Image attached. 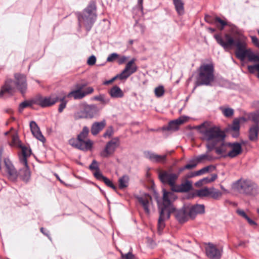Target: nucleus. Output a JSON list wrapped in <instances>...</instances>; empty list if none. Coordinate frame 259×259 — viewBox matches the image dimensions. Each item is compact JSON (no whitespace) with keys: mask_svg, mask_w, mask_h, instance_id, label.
Listing matches in <instances>:
<instances>
[{"mask_svg":"<svg viewBox=\"0 0 259 259\" xmlns=\"http://www.w3.org/2000/svg\"><path fill=\"white\" fill-rule=\"evenodd\" d=\"M202 135V139L206 142V147L207 152H210L215 148L218 144L225 140L226 134L219 126H209L208 122L205 121L199 125L195 126Z\"/></svg>","mask_w":259,"mask_h":259,"instance_id":"nucleus-1","label":"nucleus"},{"mask_svg":"<svg viewBox=\"0 0 259 259\" xmlns=\"http://www.w3.org/2000/svg\"><path fill=\"white\" fill-rule=\"evenodd\" d=\"M96 10L95 3L91 2L81 12L76 13L79 31L82 26L87 32L91 30L97 19Z\"/></svg>","mask_w":259,"mask_h":259,"instance_id":"nucleus-2","label":"nucleus"},{"mask_svg":"<svg viewBox=\"0 0 259 259\" xmlns=\"http://www.w3.org/2000/svg\"><path fill=\"white\" fill-rule=\"evenodd\" d=\"M162 202H160L157 200L158 209L159 212V217L158 220L157 229L158 232L160 234L165 228V224L163 223V218L165 217V211L171 207L174 206L173 202L177 199V196L172 191H167L163 189Z\"/></svg>","mask_w":259,"mask_h":259,"instance_id":"nucleus-3","label":"nucleus"},{"mask_svg":"<svg viewBox=\"0 0 259 259\" xmlns=\"http://www.w3.org/2000/svg\"><path fill=\"white\" fill-rule=\"evenodd\" d=\"M171 214H174L175 219L181 224L187 222L189 218L194 219V205L190 203H185L180 209H177L172 206L165 211V217L163 218V223L165 220L168 219Z\"/></svg>","mask_w":259,"mask_h":259,"instance_id":"nucleus-4","label":"nucleus"},{"mask_svg":"<svg viewBox=\"0 0 259 259\" xmlns=\"http://www.w3.org/2000/svg\"><path fill=\"white\" fill-rule=\"evenodd\" d=\"M214 37L217 43L226 51L231 50L233 47H235V54L236 57L240 48L244 51L247 49V43L245 39L243 37L234 39L229 34H225L223 36L221 34H217L214 35Z\"/></svg>","mask_w":259,"mask_h":259,"instance_id":"nucleus-5","label":"nucleus"},{"mask_svg":"<svg viewBox=\"0 0 259 259\" xmlns=\"http://www.w3.org/2000/svg\"><path fill=\"white\" fill-rule=\"evenodd\" d=\"M214 68L212 62L203 63L198 69L195 85L210 86L214 80Z\"/></svg>","mask_w":259,"mask_h":259,"instance_id":"nucleus-6","label":"nucleus"},{"mask_svg":"<svg viewBox=\"0 0 259 259\" xmlns=\"http://www.w3.org/2000/svg\"><path fill=\"white\" fill-rule=\"evenodd\" d=\"M233 189L239 194L250 197H254L259 194L258 185L249 179H240L233 184Z\"/></svg>","mask_w":259,"mask_h":259,"instance_id":"nucleus-7","label":"nucleus"},{"mask_svg":"<svg viewBox=\"0 0 259 259\" xmlns=\"http://www.w3.org/2000/svg\"><path fill=\"white\" fill-rule=\"evenodd\" d=\"M19 147L21 149L22 153L19 155L20 162L24 165L25 167L21 168L18 172V177L25 182L28 183L31 178V171L27 162V158L32 154V150L30 147L20 144Z\"/></svg>","mask_w":259,"mask_h":259,"instance_id":"nucleus-8","label":"nucleus"},{"mask_svg":"<svg viewBox=\"0 0 259 259\" xmlns=\"http://www.w3.org/2000/svg\"><path fill=\"white\" fill-rule=\"evenodd\" d=\"M237 55V58L241 61H243L246 58L249 62H258L252 65H248L247 69L249 73L255 74L256 77L259 79V56L254 54L252 50L247 48L246 50H242L241 48Z\"/></svg>","mask_w":259,"mask_h":259,"instance_id":"nucleus-9","label":"nucleus"},{"mask_svg":"<svg viewBox=\"0 0 259 259\" xmlns=\"http://www.w3.org/2000/svg\"><path fill=\"white\" fill-rule=\"evenodd\" d=\"M89 132L88 127L84 126L82 131L77 135V138L69 140V143L72 147L82 151H87L92 148L93 142L90 140L85 141L84 139L88 136Z\"/></svg>","mask_w":259,"mask_h":259,"instance_id":"nucleus-10","label":"nucleus"},{"mask_svg":"<svg viewBox=\"0 0 259 259\" xmlns=\"http://www.w3.org/2000/svg\"><path fill=\"white\" fill-rule=\"evenodd\" d=\"M223 193L218 189L213 187H203L200 189L195 190V196L200 198L209 197L214 200L219 199Z\"/></svg>","mask_w":259,"mask_h":259,"instance_id":"nucleus-11","label":"nucleus"},{"mask_svg":"<svg viewBox=\"0 0 259 259\" xmlns=\"http://www.w3.org/2000/svg\"><path fill=\"white\" fill-rule=\"evenodd\" d=\"M83 109L77 113L79 118H93L98 115L99 109L95 104L89 105L87 103L83 104Z\"/></svg>","mask_w":259,"mask_h":259,"instance_id":"nucleus-12","label":"nucleus"},{"mask_svg":"<svg viewBox=\"0 0 259 259\" xmlns=\"http://www.w3.org/2000/svg\"><path fill=\"white\" fill-rule=\"evenodd\" d=\"M179 177V174L169 173L166 170L160 171L158 172V179L163 184H168L173 189L176 182Z\"/></svg>","mask_w":259,"mask_h":259,"instance_id":"nucleus-13","label":"nucleus"},{"mask_svg":"<svg viewBox=\"0 0 259 259\" xmlns=\"http://www.w3.org/2000/svg\"><path fill=\"white\" fill-rule=\"evenodd\" d=\"M189 117L185 115L181 116L178 118L170 121L167 125L163 126L161 130L164 132L165 131L175 132L179 129V126L187 121Z\"/></svg>","mask_w":259,"mask_h":259,"instance_id":"nucleus-14","label":"nucleus"},{"mask_svg":"<svg viewBox=\"0 0 259 259\" xmlns=\"http://www.w3.org/2000/svg\"><path fill=\"white\" fill-rule=\"evenodd\" d=\"M119 139L118 137H115L108 142L104 149L101 152L100 155L103 157L106 158L113 154L119 146Z\"/></svg>","mask_w":259,"mask_h":259,"instance_id":"nucleus-15","label":"nucleus"},{"mask_svg":"<svg viewBox=\"0 0 259 259\" xmlns=\"http://www.w3.org/2000/svg\"><path fill=\"white\" fill-rule=\"evenodd\" d=\"M4 161L8 179L13 182H16L18 177V172L9 158H5Z\"/></svg>","mask_w":259,"mask_h":259,"instance_id":"nucleus-16","label":"nucleus"},{"mask_svg":"<svg viewBox=\"0 0 259 259\" xmlns=\"http://www.w3.org/2000/svg\"><path fill=\"white\" fill-rule=\"evenodd\" d=\"M14 77L16 79L15 84L17 89L24 96L27 89L26 76L21 73H16Z\"/></svg>","mask_w":259,"mask_h":259,"instance_id":"nucleus-17","label":"nucleus"},{"mask_svg":"<svg viewBox=\"0 0 259 259\" xmlns=\"http://www.w3.org/2000/svg\"><path fill=\"white\" fill-rule=\"evenodd\" d=\"M206 254L210 259H220L222 256V250L211 243H208L205 247Z\"/></svg>","mask_w":259,"mask_h":259,"instance_id":"nucleus-18","label":"nucleus"},{"mask_svg":"<svg viewBox=\"0 0 259 259\" xmlns=\"http://www.w3.org/2000/svg\"><path fill=\"white\" fill-rule=\"evenodd\" d=\"M136 198L143 207L145 212L149 214L150 213L149 203L152 200L151 196L148 193H145L143 196H137Z\"/></svg>","mask_w":259,"mask_h":259,"instance_id":"nucleus-19","label":"nucleus"},{"mask_svg":"<svg viewBox=\"0 0 259 259\" xmlns=\"http://www.w3.org/2000/svg\"><path fill=\"white\" fill-rule=\"evenodd\" d=\"M229 146L231 150L228 153L224 155V157L228 156L234 158L242 153V149L241 144L238 142L228 143Z\"/></svg>","mask_w":259,"mask_h":259,"instance_id":"nucleus-20","label":"nucleus"},{"mask_svg":"<svg viewBox=\"0 0 259 259\" xmlns=\"http://www.w3.org/2000/svg\"><path fill=\"white\" fill-rule=\"evenodd\" d=\"M29 126L33 136L38 140L42 142V143L45 142L46 139L42 134L36 122L34 121H31L29 123Z\"/></svg>","mask_w":259,"mask_h":259,"instance_id":"nucleus-21","label":"nucleus"},{"mask_svg":"<svg viewBox=\"0 0 259 259\" xmlns=\"http://www.w3.org/2000/svg\"><path fill=\"white\" fill-rule=\"evenodd\" d=\"M193 188L192 182L189 180H186L180 185H176L172 189L175 192H188Z\"/></svg>","mask_w":259,"mask_h":259,"instance_id":"nucleus-22","label":"nucleus"},{"mask_svg":"<svg viewBox=\"0 0 259 259\" xmlns=\"http://www.w3.org/2000/svg\"><path fill=\"white\" fill-rule=\"evenodd\" d=\"M144 154L146 158L152 162H164L166 160V155H159L150 151H146L144 152Z\"/></svg>","mask_w":259,"mask_h":259,"instance_id":"nucleus-23","label":"nucleus"},{"mask_svg":"<svg viewBox=\"0 0 259 259\" xmlns=\"http://www.w3.org/2000/svg\"><path fill=\"white\" fill-rule=\"evenodd\" d=\"M59 101L58 96H51L49 97H44L42 96V99L41 102V107L46 108L52 106L56 103Z\"/></svg>","mask_w":259,"mask_h":259,"instance_id":"nucleus-24","label":"nucleus"},{"mask_svg":"<svg viewBox=\"0 0 259 259\" xmlns=\"http://www.w3.org/2000/svg\"><path fill=\"white\" fill-rule=\"evenodd\" d=\"M106 122L105 119L100 122H95L91 126V132L92 134L94 136L97 135L106 126Z\"/></svg>","mask_w":259,"mask_h":259,"instance_id":"nucleus-25","label":"nucleus"},{"mask_svg":"<svg viewBox=\"0 0 259 259\" xmlns=\"http://www.w3.org/2000/svg\"><path fill=\"white\" fill-rule=\"evenodd\" d=\"M12 82L13 80L12 79H9L5 81L4 84L2 86L0 90V98H2L6 93H8L11 95H13V88L11 85V83Z\"/></svg>","mask_w":259,"mask_h":259,"instance_id":"nucleus-26","label":"nucleus"},{"mask_svg":"<svg viewBox=\"0 0 259 259\" xmlns=\"http://www.w3.org/2000/svg\"><path fill=\"white\" fill-rule=\"evenodd\" d=\"M95 175L96 179L97 180L104 182L107 186L112 188L115 192H117V187L109 179L104 176L102 174H100L97 173Z\"/></svg>","mask_w":259,"mask_h":259,"instance_id":"nucleus-27","label":"nucleus"},{"mask_svg":"<svg viewBox=\"0 0 259 259\" xmlns=\"http://www.w3.org/2000/svg\"><path fill=\"white\" fill-rule=\"evenodd\" d=\"M108 93L112 98H121L124 96L122 90L117 85H114L109 91Z\"/></svg>","mask_w":259,"mask_h":259,"instance_id":"nucleus-28","label":"nucleus"},{"mask_svg":"<svg viewBox=\"0 0 259 259\" xmlns=\"http://www.w3.org/2000/svg\"><path fill=\"white\" fill-rule=\"evenodd\" d=\"M259 132V125L254 124L251 126L249 130L248 138L251 141H256L258 139Z\"/></svg>","mask_w":259,"mask_h":259,"instance_id":"nucleus-29","label":"nucleus"},{"mask_svg":"<svg viewBox=\"0 0 259 259\" xmlns=\"http://www.w3.org/2000/svg\"><path fill=\"white\" fill-rule=\"evenodd\" d=\"M217 178V174H212L210 177H206L200 179L197 182H195V186L201 187L204 184H206L213 182Z\"/></svg>","mask_w":259,"mask_h":259,"instance_id":"nucleus-30","label":"nucleus"},{"mask_svg":"<svg viewBox=\"0 0 259 259\" xmlns=\"http://www.w3.org/2000/svg\"><path fill=\"white\" fill-rule=\"evenodd\" d=\"M229 148H230V146H229L228 143L225 142V140H223L214 149L216 153L220 155L226 153Z\"/></svg>","mask_w":259,"mask_h":259,"instance_id":"nucleus-31","label":"nucleus"},{"mask_svg":"<svg viewBox=\"0 0 259 259\" xmlns=\"http://www.w3.org/2000/svg\"><path fill=\"white\" fill-rule=\"evenodd\" d=\"M210 152L206 151V153L199 155L195 157V163L205 162L206 161H212L215 159L214 157L209 154Z\"/></svg>","mask_w":259,"mask_h":259,"instance_id":"nucleus-32","label":"nucleus"},{"mask_svg":"<svg viewBox=\"0 0 259 259\" xmlns=\"http://www.w3.org/2000/svg\"><path fill=\"white\" fill-rule=\"evenodd\" d=\"M230 129L235 133L232 134L233 137H238L240 130V120L238 118H235L233 120L232 124L230 125Z\"/></svg>","mask_w":259,"mask_h":259,"instance_id":"nucleus-33","label":"nucleus"},{"mask_svg":"<svg viewBox=\"0 0 259 259\" xmlns=\"http://www.w3.org/2000/svg\"><path fill=\"white\" fill-rule=\"evenodd\" d=\"M135 59L131 60L125 65L126 70H128L130 75H131L138 70L137 66L135 64Z\"/></svg>","mask_w":259,"mask_h":259,"instance_id":"nucleus-34","label":"nucleus"},{"mask_svg":"<svg viewBox=\"0 0 259 259\" xmlns=\"http://www.w3.org/2000/svg\"><path fill=\"white\" fill-rule=\"evenodd\" d=\"M174 5L178 14L182 15L184 13V3L182 0H172Z\"/></svg>","mask_w":259,"mask_h":259,"instance_id":"nucleus-35","label":"nucleus"},{"mask_svg":"<svg viewBox=\"0 0 259 259\" xmlns=\"http://www.w3.org/2000/svg\"><path fill=\"white\" fill-rule=\"evenodd\" d=\"M129 180L130 177L127 175H124L120 177L118 180L119 188L122 190L127 187Z\"/></svg>","mask_w":259,"mask_h":259,"instance_id":"nucleus-36","label":"nucleus"},{"mask_svg":"<svg viewBox=\"0 0 259 259\" xmlns=\"http://www.w3.org/2000/svg\"><path fill=\"white\" fill-rule=\"evenodd\" d=\"M73 97L75 100L82 99L84 97L82 91L74 90L70 92L68 95L67 97Z\"/></svg>","mask_w":259,"mask_h":259,"instance_id":"nucleus-37","label":"nucleus"},{"mask_svg":"<svg viewBox=\"0 0 259 259\" xmlns=\"http://www.w3.org/2000/svg\"><path fill=\"white\" fill-rule=\"evenodd\" d=\"M248 119L254 122L255 124H259V111L249 113L246 114Z\"/></svg>","mask_w":259,"mask_h":259,"instance_id":"nucleus-38","label":"nucleus"},{"mask_svg":"<svg viewBox=\"0 0 259 259\" xmlns=\"http://www.w3.org/2000/svg\"><path fill=\"white\" fill-rule=\"evenodd\" d=\"M89 169L91 170H95V171L93 173V175L94 177L96 178L95 174L98 173L100 174H102V173L100 171V169L99 166V163L97 160L94 159L91 164L89 165Z\"/></svg>","mask_w":259,"mask_h":259,"instance_id":"nucleus-39","label":"nucleus"},{"mask_svg":"<svg viewBox=\"0 0 259 259\" xmlns=\"http://www.w3.org/2000/svg\"><path fill=\"white\" fill-rule=\"evenodd\" d=\"M91 100L100 101L103 104H107L110 102V99L106 98L105 94H100L99 96H94L92 98Z\"/></svg>","mask_w":259,"mask_h":259,"instance_id":"nucleus-40","label":"nucleus"},{"mask_svg":"<svg viewBox=\"0 0 259 259\" xmlns=\"http://www.w3.org/2000/svg\"><path fill=\"white\" fill-rule=\"evenodd\" d=\"M32 103L31 102V100H25L24 101L21 103L18 107V111L19 112H22L24 108L27 107L33 108Z\"/></svg>","mask_w":259,"mask_h":259,"instance_id":"nucleus-41","label":"nucleus"},{"mask_svg":"<svg viewBox=\"0 0 259 259\" xmlns=\"http://www.w3.org/2000/svg\"><path fill=\"white\" fill-rule=\"evenodd\" d=\"M194 167V157H192L190 160V163L186 164L184 166L180 167L178 170V174L179 175L181 172L185 169H190Z\"/></svg>","mask_w":259,"mask_h":259,"instance_id":"nucleus-42","label":"nucleus"},{"mask_svg":"<svg viewBox=\"0 0 259 259\" xmlns=\"http://www.w3.org/2000/svg\"><path fill=\"white\" fill-rule=\"evenodd\" d=\"M65 96L60 98L58 96V99H59V101L61 102L58 108V112L59 113H61L64 108H66V105L67 103V101L65 100Z\"/></svg>","mask_w":259,"mask_h":259,"instance_id":"nucleus-43","label":"nucleus"},{"mask_svg":"<svg viewBox=\"0 0 259 259\" xmlns=\"http://www.w3.org/2000/svg\"><path fill=\"white\" fill-rule=\"evenodd\" d=\"M42 95L37 94L33 98L30 99L32 105H37L41 107Z\"/></svg>","mask_w":259,"mask_h":259,"instance_id":"nucleus-44","label":"nucleus"},{"mask_svg":"<svg viewBox=\"0 0 259 259\" xmlns=\"http://www.w3.org/2000/svg\"><path fill=\"white\" fill-rule=\"evenodd\" d=\"M155 95L157 97H162L164 93V87L162 85H159L156 87L154 90Z\"/></svg>","mask_w":259,"mask_h":259,"instance_id":"nucleus-45","label":"nucleus"},{"mask_svg":"<svg viewBox=\"0 0 259 259\" xmlns=\"http://www.w3.org/2000/svg\"><path fill=\"white\" fill-rule=\"evenodd\" d=\"M223 114L227 117H231L234 114V110L230 108H221Z\"/></svg>","mask_w":259,"mask_h":259,"instance_id":"nucleus-46","label":"nucleus"},{"mask_svg":"<svg viewBox=\"0 0 259 259\" xmlns=\"http://www.w3.org/2000/svg\"><path fill=\"white\" fill-rule=\"evenodd\" d=\"M205 212V206L203 204H195V215L202 214Z\"/></svg>","mask_w":259,"mask_h":259,"instance_id":"nucleus-47","label":"nucleus"},{"mask_svg":"<svg viewBox=\"0 0 259 259\" xmlns=\"http://www.w3.org/2000/svg\"><path fill=\"white\" fill-rule=\"evenodd\" d=\"M132 248H131L130 251L125 254H123V253H121V256L122 259H137L135 255L133 254Z\"/></svg>","mask_w":259,"mask_h":259,"instance_id":"nucleus-48","label":"nucleus"},{"mask_svg":"<svg viewBox=\"0 0 259 259\" xmlns=\"http://www.w3.org/2000/svg\"><path fill=\"white\" fill-rule=\"evenodd\" d=\"M211 166H207L199 170L195 171V176H200L208 172Z\"/></svg>","mask_w":259,"mask_h":259,"instance_id":"nucleus-49","label":"nucleus"},{"mask_svg":"<svg viewBox=\"0 0 259 259\" xmlns=\"http://www.w3.org/2000/svg\"><path fill=\"white\" fill-rule=\"evenodd\" d=\"M114 133L113 128L112 126H109L104 133L103 137L105 138H110Z\"/></svg>","mask_w":259,"mask_h":259,"instance_id":"nucleus-50","label":"nucleus"},{"mask_svg":"<svg viewBox=\"0 0 259 259\" xmlns=\"http://www.w3.org/2000/svg\"><path fill=\"white\" fill-rule=\"evenodd\" d=\"M119 75L121 77V80H126L130 75L128 73V70H126L125 67L122 71V72L119 73Z\"/></svg>","mask_w":259,"mask_h":259,"instance_id":"nucleus-51","label":"nucleus"},{"mask_svg":"<svg viewBox=\"0 0 259 259\" xmlns=\"http://www.w3.org/2000/svg\"><path fill=\"white\" fill-rule=\"evenodd\" d=\"M96 62V57L95 55L91 56L87 60V64L89 65L92 66L95 64Z\"/></svg>","mask_w":259,"mask_h":259,"instance_id":"nucleus-52","label":"nucleus"},{"mask_svg":"<svg viewBox=\"0 0 259 259\" xmlns=\"http://www.w3.org/2000/svg\"><path fill=\"white\" fill-rule=\"evenodd\" d=\"M87 82H79L77 83L75 85V88L76 90L82 91V90L87 86Z\"/></svg>","mask_w":259,"mask_h":259,"instance_id":"nucleus-53","label":"nucleus"},{"mask_svg":"<svg viewBox=\"0 0 259 259\" xmlns=\"http://www.w3.org/2000/svg\"><path fill=\"white\" fill-rule=\"evenodd\" d=\"M118 57V55L117 53H113L109 55L107 59V62H113Z\"/></svg>","mask_w":259,"mask_h":259,"instance_id":"nucleus-54","label":"nucleus"},{"mask_svg":"<svg viewBox=\"0 0 259 259\" xmlns=\"http://www.w3.org/2000/svg\"><path fill=\"white\" fill-rule=\"evenodd\" d=\"M94 91V89L92 87H89L85 89L84 91H82L84 97L86 96L92 94Z\"/></svg>","mask_w":259,"mask_h":259,"instance_id":"nucleus-55","label":"nucleus"},{"mask_svg":"<svg viewBox=\"0 0 259 259\" xmlns=\"http://www.w3.org/2000/svg\"><path fill=\"white\" fill-rule=\"evenodd\" d=\"M215 22H218L221 25V26H222V27L221 28V30H222L224 28V27L226 25H227L226 22L222 20L220 18L218 17L215 18Z\"/></svg>","mask_w":259,"mask_h":259,"instance_id":"nucleus-56","label":"nucleus"},{"mask_svg":"<svg viewBox=\"0 0 259 259\" xmlns=\"http://www.w3.org/2000/svg\"><path fill=\"white\" fill-rule=\"evenodd\" d=\"M40 231L44 235L47 236L49 239L50 240H52V238L50 235L49 231L46 230L45 228H44L43 227L40 228Z\"/></svg>","mask_w":259,"mask_h":259,"instance_id":"nucleus-57","label":"nucleus"},{"mask_svg":"<svg viewBox=\"0 0 259 259\" xmlns=\"http://www.w3.org/2000/svg\"><path fill=\"white\" fill-rule=\"evenodd\" d=\"M143 0H138L137 5L136 8L138 9L142 13L143 12Z\"/></svg>","mask_w":259,"mask_h":259,"instance_id":"nucleus-58","label":"nucleus"},{"mask_svg":"<svg viewBox=\"0 0 259 259\" xmlns=\"http://www.w3.org/2000/svg\"><path fill=\"white\" fill-rule=\"evenodd\" d=\"M134 27H137L140 29L142 33H144L145 29V26L142 24L138 23L137 21L136 24L134 25Z\"/></svg>","mask_w":259,"mask_h":259,"instance_id":"nucleus-59","label":"nucleus"},{"mask_svg":"<svg viewBox=\"0 0 259 259\" xmlns=\"http://www.w3.org/2000/svg\"><path fill=\"white\" fill-rule=\"evenodd\" d=\"M237 213L244 219L247 216L244 211L241 209H238L237 210Z\"/></svg>","mask_w":259,"mask_h":259,"instance_id":"nucleus-60","label":"nucleus"},{"mask_svg":"<svg viewBox=\"0 0 259 259\" xmlns=\"http://www.w3.org/2000/svg\"><path fill=\"white\" fill-rule=\"evenodd\" d=\"M251 106L254 108H259V101H255L252 103Z\"/></svg>","mask_w":259,"mask_h":259,"instance_id":"nucleus-61","label":"nucleus"},{"mask_svg":"<svg viewBox=\"0 0 259 259\" xmlns=\"http://www.w3.org/2000/svg\"><path fill=\"white\" fill-rule=\"evenodd\" d=\"M126 58L125 56H122L121 58H120L119 60V64H122L124 63L126 60Z\"/></svg>","mask_w":259,"mask_h":259,"instance_id":"nucleus-62","label":"nucleus"},{"mask_svg":"<svg viewBox=\"0 0 259 259\" xmlns=\"http://www.w3.org/2000/svg\"><path fill=\"white\" fill-rule=\"evenodd\" d=\"M248 223L251 226H256L257 224L252 220L251 219L249 220V221L248 222Z\"/></svg>","mask_w":259,"mask_h":259,"instance_id":"nucleus-63","label":"nucleus"},{"mask_svg":"<svg viewBox=\"0 0 259 259\" xmlns=\"http://www.w3.org/2000/svg\"><path fill=\"white\" fill-rule=\"evenodd\" d=\"M194 177V172H191L186 176V178H191Z\"/></svg>","mask_w":259,"mask_h":259,"instance_id":"nucleus-64","label":"nucleus"}]
</instances>
